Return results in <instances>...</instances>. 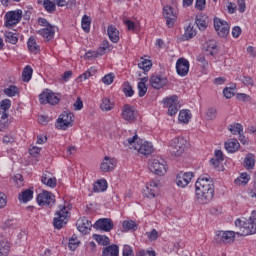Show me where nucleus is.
Returning a JSON list of instances; mask_svg holds the SVG:
<instances>
[{"label": "nucleus", "mask_w": 256, "mask_h": 256, "mask_svg": "<svg viewBox=\"0 0 256 256\" xmlns=\"http://www.w3.org/2000/svg\"><path fill=\"white\" fill-rule=\"evenodd\" d=\"M196 201L200 205H207L215 197V186L211 176L205 174L200 176L195 183Z\"/></svg>", "instance_id": "1"}, {"label": "nucleus", "mask_w": 256, "mask_h": 256, "mask_svg": "<svg viewBox=\"0 0 256 256\" xmlns=\"http://www.w3.org/2000/svg\"><path fill=\"white\" fill-rule=\"evenodd\" d=\"M235 226L239 228L237 235H242L243 237L247 235H254L256 233V211H252L249 220L243 221L241 219H236Z\"/></svg>", "instance_id": "2"}, {"label": "nucleus", "mask_w": 256, "mask_h": 256, "mask_svg": "<svg viewBox=\"0 0 256 256\" xmlns=\"http://www.w3.org/2000/svg\"><path fill=\"white\" fill-rule=\"evenodd\" d=\"M187 145V139L179 136L170 141L169 151L174 157H181V155H183V153L185 152V149H187Z\"/></svg>", "instance_id": "3"}, {"label": "nucleus", "mask_w": 256, "mask_h": 256, "mask_svg": "<svg viewBox=\"0 0 256 256\" xmlns=\"http://www.w3.org/2000/svg\"><path fill=\"white\" fill-rule=\"evenodd\" d=\"M68 215H69V211L67 210V207L60 205L59 211H56L55 217L53 220V225L55 229H63V226L67 225Z\"/></svg>", "instance_id": "4"}, {"label": "nucleus", "mask_w": 256, "mask_h": 256, "mask_svg": "<svg viewBox=\"0 0 256 256\" xmlns=\"http://www.w3.org/2000/svg\"><path fill=\"white\" fill-rule=\"evenodd\" d=\"M74 118L75 116L73 115V112H69V111L62 112L59 118L57 119V123H56L57 129H61L62 131L69 129V127L73 126Z\"/></svg>", "instance_id": "5"}, {"label": "nucleus", "mask_w": 256, "mask_h": 256, "mask_svg": "<svg viewBox=\"0 0 256 256\" xmlns=\"http://www.w3.org/2000/svg\"><path fill=\"white\" fill-rule=\"evenodd\" d=\"M23 17V11L22 10H15L10 11L5 14V27L11 28L15 27L18 23H20L21 19Z\"/></svg>", "instance_id": "6"}, {"label": "nucleus", "mask_w": 256, "mask_h": 256, "mask_svg": "<svg viewBox=\"0 0 256 256\" xmlns=\"http://www.w3.org/2000/svg\"><path fill=\"white\" fill-rule=\"evenodd\" d=\"M178 101L179 97H177V95H173L169 98L163 99L164 107L168 109V115H170L171 117H173V115H177L179 111Z\"/></svg>", "instance_id": "7"}, {"label": "nucleus", "mask_w": 256, "mask_h": 256, "mask_svg": "<svg viewBox=\"0 0 256 256\" xmlns=\"http://www.w3.org/2000/svg\"><path fill=\"white\" fill-rule=\"evenodd\" d=\"M37 203L40 207H51L52 205H55V195L44 190L37 196Z\"/></svg>", "instance_id": "8"}, {"label": "nucleus", "mask_w": 256, "mask_h": 256, "mask_svg": "<svg viewBox=\"0 0 256 256\" xmlns=\"http://www.w3.org/2000/svg\"><path fill=\"white\" fill-rule=\"evenodd\" d=\"M213 23L214 29L219 37L225 38L229 35V23H227V21L214 17Z\"/></svg>", "instance_id": "9"}, {"label": "nucleus", "mask_w": 256, "mask_h": 256, "mask_svg": "<svg viewBox=\"0 0 256 256\" xmlns=\"http://www.w3.org/2000/svg\"><path fill=\"white\" fill-rule=\"evenodd\" d=\"M149 169L151 173L158 175L159 177L167 173V168L165 167V160L163 159H153L149 164Z\"/></svg>", "instance_id": "10"}, {"label": "nucleus", "mask_w": 256, "mask_h": 256, "mask_svg": "<svg viewBox=\"0 0 256 256\" xmlns=\"http://www.w3.org/2000/svg\"><path fill=\"white\" fill-rule=\"evenodd\" d=\"M39 101L41 105H47V103H49V105H57L60 99L55 95V93H53V91L46 89V91H43L39 95Z\"/></svg>", "instance_id": "11"}, {"label": "nucleus", "mask_w": 256, "mask_h": 256, "mask_svg": "<svg viewBox=\"0 0 256 256\" xmlns=\"http://www.w3.org/2000/svg\"><path fill=\"white\" fill-rule=\"evenodd\" d=\"M217 243H233L235 241V232L233 231H217L214 237Z\"/></svg>", "instance_id": "12"}, {"label": "nucleus", "mask_w": 256, "mask_h": 256, "mask_svg": "<svg viewBox=\"0 0 256 256\" xmlns=\"http://www.w3.org/2000/svg\"><path fill=\"white\" fill-rule=\"evenodd\" d=\"M93 227L97 231L109 233V231H111L114 227L113 220H111V218H100L94 223Z\"/></svg>", "instance_id": "13"}, {"label": "nucleus", "mask_w": 256, "mask_h": 256, "mask_svg": "<svg viewBox=\"0 0 256 256\" xmlns=\"http://www.w3.org/2000/svg\"><path fill=\"white\" fill-rule=\"evenodd\" d=\"M169 83V79L161 74H154L150 77V85L153 89H163Z\"/></svg>", "instance_id": "14"}, {"label": "nucleus", "mask_w": 256, "mask_h": 256, "mask_svg": "<svg viewBox=\"0 0 256 256\" xmlns=\"http://www.w3.org/2000/svg\"><path fill=\"white\" fill-rule=\"evenodd\" d=\"M163 17L166 19V25L171 29L175 25V21H177V14L173 12V7L165 6L163 8Z\"/></svg>", "instance_id": "15"}, {"label": "nucleus", "mask_w": 256, "mask_h": 256, "mask_svg": "<svg viewBox=\"0 0 256 256\" xmlns=\"http://www.w3.org/2000/svg\"><path fill=\"white\" fill-rule=\"evenodd\" d=\"M117 167V160L109 156H105L100 164V169L102 173H109Z\"/></svg>", "instance_id": "16"}, {"label": "nucleus", "mask_w": 256, "mask_h": 256, "mask_svg": "<svg viewBox=\"0 0 256 256\" xmlns=\"http://www.w3.org/2000/svg\"><path fill=\"white\" fill-rule=\"evenodd\" d=\"M191 179H193L192 172H180L176 177V184L178 187L185 188L191 183Z\"/></svg>", "instance_id": "17"}, {"label": "nucleus", "mask_w": 256, "mask_h": 256, "mask_svg": "<svg viewBox=\"0 0 256 256\" xmlns=\"http://www.w3.org/2000/svg\"><path fill=\"white\" fill-rule=\"evenodd\" d=\"M176 72L180 77H186L189 74V60L180 58L176 62Z\"/></svg>", "instance_id": "18"}, {"label": "nucleus", "mask_w": 256, "mask_h": 256, "mask_svg": "<svg viewBox=\"0 0 256 256\" xmlns=\"http://www.w3.org/2000/svg\"><path fill=\"white\" fill-rule=\"evenodd\" d=\"M76 227L80 233L83 235H87L89 231H91V227H93V224L87 217H82L77 220Z\"/></svg>", "instance_id": "19"}, {"label": "nucleus", "mask_w": 256, "mask_h": 256, "mask_svg": "<svg viewBox=\"0 0 256 256\" xmlns=\"http://www.w3.org/2000/svg\"><path fill=\"white\" fill-rule=\"evenodd\" d=\"M122 119L128 123H133L135 121V107L125 104L122 108Z\"/></svg>", "instance_id": "20"}, {"label": "nucleus", "mask_w": 256, "mask_h": 256, "mask_svg": "<svg viewBox=\"0 0 256 256\" xmlns=\"http://www.w3.org/2000/svg\"><path fill=\"white\" fill-rule=\"evenodd\" d=\"M195 24L197 25L200 31H205L209 26V16L200 12L195 17Z\"/></svg>", "instance_id": "21"}, {"label": "nucleus", "mask_w": 256, "mask_h": 256, "mask_svg": "<svg viewBox=\"0 0 256 256\" xmlns=\"http://www.w3.org/2000/svg\"><path fill=\"white\" fill-rule=\"evenodd\" d=\"M51 173L48 171H45L41 177V182L43 185H46V187H50L51 189H55L57 187V178L51 177Z\"/></svg>", "instance_id": "22"}, {"label": "nucleus", "mask_w": 256, "mask_h": 256, "mask_svg": "<svg viewBox=\"0 0 256 256\" xmlns=\"http://www.w3.org/2000/svg\"><path fill=\"white\" fill-rule=\"evenodd\" d=\"M37 34L43 37L46 41H51L55 37V27L49 26L37 31Z\"/></svg>", "instance_id": "23"}, {"label": "nucleus", "mask_w": 256, "mask_h": 256, "mask_svg": "<svg viewBox=\"0 0 256 256\" xmlns=\"http://www.w3.org/2000/svg\"><path fill=\"white\" fill-rule=\"evenodd\" d=\"M134 149H136L141 155H145V157H147L148 155H151V153H153V144L150 142H144L139 147L134 146Z\"/></svg>", "instance_id": "24"}, {"label": "nucleus", "mask_w": 256, "mask_h": 256, "mask_svg": "<svg viewBox=\"0 0 256 256\" xmlns=\"http://www.w3.org/2000/svg\"><path fill=\"white\" fill-rule=\"evenodd\" d=\"M224 147L227 153H237L241 145L237 139H229L227 142H225Z\"/></svg>", "instance_id": "25"}, {"label": "nucleus", "mask_w": 256, "mask_h": 256, "mask_svg": "<svg viewBox=\"0 0 256 256\" xmlns=\"http://www.w3.org/2000/svg\"><path fill=\"white\" fill-rule=\"evenodd\" d=\"M102 256H119V246L112 244L104 247L102 250Z\"/></svg>", "instance_id": "26"}, {"label": "nucleus", "mask_w": 256, "mask_h": 256, "mask_svg": "<svg viewBox=\"0 0 256 256\" xmlns=\"http://www.w3.org/2000/svg\"><path fill=\"white\" fill-rule=\"evenodd\" d=\"M204 48L212 56L219 53V47L217 46V42L215 40H209L205 42Z\"/></svg>", "instance_id": "27"}, {"label": "nucleus", "mask_w": 256, "mask_h": 256, "mask_svg": "<svg viewBox=\"0 0 256 256\" xmlns=\"http://www.w3.org/2000/svg\"><path fill=\"white\" fill-rule=\"evenodd\" d=\"M122 229L125 233L128 231L135 232L137 229H139V225H137V223H135L133 220H124L122 222Z\"/></svg>", "instance_id": "28"}, {"label": "nucleus", "mask_w": 256, "mask_h": 256, "mask_svg": "<svg viewBox=\"0 0 256 256\" xmlns=\"http://www.w3.org/2000/svg\"><path fill=\"white\" fill-rule=\"evenodd\" d=\"M108 37L112 43H119V30L113 25L108 26Z\"/></svg>", "instance_id": "29"}, {"label": "nucleus", "mask_w": 256, "mask_h": 256, "mask_svg": "<svg viewBox=\"0 0 256 256\" xmlns=\"http://www.w3.org/2000/svg\"><path fill=\"white\" fill-rule=\"evenodd\" d=\"M31 199H33V191L31 189H26L18 195V200L22 201V203H29Z\"/></svg>", "instance_id": "30"}, {"label": "nucleus", "mask_w": 256, "mask_h": 256, "mask_svg": "<svg viewBox=\"0 0 256 256\" xmlns=\"http://www.w3.org/2000/svg\"><path fill=\"white\" fill-rule=\"evenodd\" d=\"M93 191L94 193H102L103 191H107V180H98L93 186Z\"/></svg>", "instance_id": "31"}, {"label": "nucleus", "mask_w": 256, "mask_h": 256, "mask_svg": "<svg viewBox=\"0 0 256 256\" xmlns=\"http://www.w3.org/2000/svg\"><path fill=\"white\" fill-rule=\"evenodd\" d=\"M27 46L30 53H34V55L39 53V45H37V41L33 36L28 39Z\"/></svg>", "instance_id": "32"}, {"label": "nucleus", "mask_w": 256, "mask_h": 256, "mask_svg": "<svg viewBox=\"0 0 256 256\" xmlns=\"http://www.w3.org/2000/svg\"><path fill=\"white\" fill-rule=\"evenodd\" d=\"M244 167L246 169H253L255 167V155L253 154H247L244 159Z\"/></svg>", "instance_id": "33"}, {"label": "nucleus", "mask_w": 256, "mask_h": 256, "mask_svg": "<svg viewBox=\"0 0 256 256\" xmlns=\"http://www.w3.org/2000/svg\"><path fill=\"white\" fill-rule=\"evenodd\" d=\"M111 51V45L109 44V41L104 40L100 47L98 48V53L100 57H103L105 53H109Z\"/></svg>", "instance_id": "34"}, {"label": "nucleus", "mask_w": 256, "mask_h": 256, "mask_svg": "<svg viewBox=\"0 0 256 256\" xmlns=\"http://www.w3.org/2000/svg\"><path fill=\"white\" fill-rule=\"evenodd\" d=\"M228 129L230 133H232V135H241L243 133V125H241L240 123L230 124L228 126Z\"/></svg>", "instance_id": "35"}, {"label": "nucleus", "mask_w": 256, "mask_h": 256, "mask_svg": "<svg viewBox=\"0 0 256 256\" xmlns=\"http://www.w3.org/2000/svg\"><path fill=\"white\" fill-rule=\"evenodd\" d=\"M31 77H33V68L26 66L22 72V80L27 83L31 81Z\"/></svg>", "instance_id": "36"}, {"label": "nucleus", "mask_w": 256, "mask_h": 256, "mask_svg": "<svg viewBox=\"0 0 256 256\" xmlns=\"http://www.w3.org/2000/svg\"><path fill=\"white\" fill-rule=\"evenodd\" d=\"M4 37L6 43H11L12 45H17V42L19 41L17 34L13 32H5Z\"/></svg>", "instance_id": "37"}, {"label": "nucleus", "mask_w": 256, "mask_h": 256, "mask_svg": "<svg viewBox=\"0 0 256 256\" xmlns=\"http://www.w3.org/2000/svg\"><path fill=\"white\" fill-rule=\"evenodd\" d=\"M19 88L15 85H10L8 88L4 89V95L7 97H15V95H19Z\"/></svg>", "instance_id": "38"}, {"label": "nucleus", "mask_w": 256, "mask_h": 256, "mask_svg": "<svg viewBox=\"0 0 256 256\" xmlns=\"http://www.w3.org/2000/svg\"><path fill=\"white\" fill-rule=\"evenodd\" d=\"M43 7L47 13H55L57 10V6L55 5V2L51 0H44L43 1Z\"/></svg>", "instance_id": "39"}, {"label": "nucleus", "mask_w": 256, "mask_h": 256, "mask_svg": "<svg viewBox=\"0 0 256 256\" xmlns=\"http://www.w3.org/2000/svg\"><path fill=\"white\" fill-rule=\"evenodd\" d=\"M81 25L83 31H85V33H89V31H91V17L84 15L82 17Z\"/></svg>", "instance_id": "40"}, {"label": "nucleus", "mask_w": 256, "mask_h": 256, "mask_svg": "<svg viewBox=\"0 0 256 256\" xmlns=\"http://www.w3.org/2000/svg\"><path fill=\"white\" fill-rule=\"evenodd\" d=\"M9 242H7V240L4 239H0V255L1 256H6L9 255Z\"/></svg>", "instance_id": "41"}, {"label": "nucleus", "mask_w": 256, "mask_h": 256, "mask_svg": "<svg viewBox=\"0 0 256 256\" xmlns=\"http://www.w3.org/2000/svg\"><path fill=\"white\" fill-rule=\"evenodd\" d=\"M138 67L139 69H142L144 73H147V71H149L151 67H153V63L151 62V60L142 59L141 62L138 63Z\"/></svg>", "instance_id": "42"}, {"label": "nucleus", "mask_w": 256, "mask_h": 256, "mask_svg": "<svg viewBox=\"0 0 256 256\" xmlns=\"http://www.w3.org/2000/svg\"><path fill=\"white\" fill-rule=\"evenodd\" d=\"M191 119V112L187 110H182L179 113L178 121L180 123H189V120Z\"/></svg>", "instance_id": "43"}, {"label": "nucleus", "mask_w": 256, "mask_h": 256, "mask_svg": "<svg viewBox=\"0 0 256 256\" xmlns=\"http://www.w3.org/2000/svg\"><path fill=\"white\" fill-rule=\"evenodd\" d=\"M93 239H95V241H97V243L99 245L105 246V245H109V243H111V241L109 240V237H107L105 235L94 234Z\"/></svg>", "instance_id": "44"}, {"label": "nucleus", "mask_w": 256, "mask_h": 256, "mask_svg": "<svg viewBox=\"0 0 256 256\" xmlns=\"http://www.w3.org/2000/svg\"><path fill=\"white\" fill-rule=\"evenodd\" d=\"M197 35V32L193 29V24H189L188 27L185 29L184 37L186 41H189V39H193Z\"/></svg>", "instance_id": "45"}, {"label": "nucleus", "mask_w": 256, "mask_h": 256, "mask_svg": "<svg viewBox=\"0 0 256 256\" xmlns=\"http://www.w3.org/2000/svg\"><path fill=\"white\" fill-rule=\"evenodd\" d=\"M79 239L77 238V235L73 234L72 237L69 239L68 247L71 251H75L77 247H79Z\"/></svg>", "instance_id": "46"}, {"label": "nucleus", "mask_w": 256, "mask_h": 256, "mask_svg": "<svg viewBox=\"0 0 256 256\" xmlns=\"http://www.w3.org/2000/svg\"><path fill=\"white\" fill-rule=\"evenodd\" d=\"M234 183L236 185H247V183H249V175L247 173H242L235 179Z\"/></svg>", "instance_id": "47"}, {"label": "nucleus", "mask_w": 256, "mask_h": 256, "mask_svg": "<svg viewBox=\"0 0 256 256\" xmlns=\"http://www.w3.org/2000/svg\"><path fill=\"white\" fill-rule=\"evenodd\" d=\"M100 109L102 111H111L113 109V104L111 103V100L108 98H103L102 103L100 104Z\"/></svg>", "instance_id": "48"}, {"label": "nucleus", "mask_w": 256, "mask_h": 256, "mask_svg": "<svg viewBox=\"0 0 256 256\" xmlns=\"http://www.w3.org/2000/svg\"><path fill=\"white\" fill-rule=\"evenodd\" d=\"M239 81H241L245 87H255V80L250 76H243L242 78H239Z\"/></svg>", "instance_id": "49"}, {"label": "nucleus", "mask_w": 256, "mask_h": 256, "mask_svg": "<svg viewBox=\"0 0 256 256\" xmlns=\"http://www.w3.org/2000/svg\"><path fill=\"white\" fill-rule=\"evenodd\" d=\"M124 94L126 97H133L135 95V91L133 90V86L129 82L124 83Z\"/></svg>", "instance_id": "50"}, {"label": "nucleus", "mask_w": 256, "mask_h": 256, "mask_svg": "<svg viewBox=\"0 0 256 256\" xmlns=\"http://www.w3.org/2000/svg\"><path fill=\"white\" fill-rule=\"evenodd\" d=\"M207 121H213L214 119L217 118V109L215 108H209L206 111V115H205Z\"/></svg>", "instance_id": "51"}, {"label": "nucleus", "mask_w": 256, "mask_h": 256, "mask_svg": "<svg viewBox=\"0 0 256 256\" xmlns=\"http://www.w3.org/2000/svg\"><path fill=\"white\" fill-rule=\"evenodd\" d=\"M157 190L155 188L149 187V185L146 186V189L144 190V195L148 199H155V193Z\"/></svg>", "instance_id": "52"}, {"label": "nucleus", "mask_w": 256, "mask_h": 256, "mask_svg": "<svg viewBox=\"0 0 256 256\" xmlns=\"http://www.w3.org/2000/svg\"><path fill=\"white\" fill-rule=\"evenodd\" d=\"M97 70L95 68H90L86 72H84L82 75L79 76V79H83L84 81L89 79V77H93L95 75Z\"/></svg>", "instance_id": "53"}, {"label": "nucleus", "mask_w": 256, "mask_h": 256, "mask_svg": "<svg viewBox=\"0 0 256 256\" xmlns=\"http://www.w3.org/2000/svg\"><path fill=\"white\" fill-rule=\"evenodd\" d=\"M146 236L148 237L149 241H157V239H159V232L152 229L150 232H146Z\"/></svg>", "instance_id": "54"}, {"label": "nucleus", "mask_w": 256, "mask_h": 256, "mask_svg": "<svg viewBox=\"0 0 256 256\" xmlns=\"http://www.w3.org/2000/svg\"><path fill=\"white\" fill-rule=\"evenodd\" d=\"M0 109L2 111H9L11 109V100L4 99L0 102Z\"/></svg>", "instance_id": "55"}, {"label": "nucleus", "mask_w": 256, "mask_h": 256, "mask_svg": "<svg viewBox=\"0 0 256 256\" xmlns=\"http://www.w3.org/2000/svg\"><path fill=\"white\" fill-rule=\"evenodd\" d=\"M147 93V85H145L143 82L138 83V95L139 97H145Z\"/></svg>", "instance_id": "56"}, {"label": "nucleus", "mask_w": 256, "mask_h": 256, "mask_svg": "<svg viewBox=\"0 0 256 256\" xmlns=\"http://www.w3.org/2000/svg\"><path fill=\"white\" fill-rule=\"evenodd\" d=\"M136 256H157L155 250H139Z\"/></svg>", "instance_id": "57"}, {"label": "nucleus", "mask_w": 256, "mask_h": 256, "mask_svg": "<svg viewBox=\"0 0 256 256\" xmlns=\"http://www.w3.org/2000/svg\"><path fill=\"white\" fill-rule=\"evenodd\" d=\"M113 79H115L113 73L107 74L102 78V83H104V85H111V83H113Z\"/></svg>", "instance_id": "58"}, {"label": "nucleus", "mask_w": 256, "mask_h": 256, "mask_svg": "<svg viewBox=\"0 0 256 256\" xmlns=\"http://www.w3.org/2000/svg\"><path fill=\"white\" fill-rule=\"evenodd\" d=\"M122 255L123 256H135L133 253V248L129 245H124L123 250H122Z\"/></svg>", "instance_id": "59"}, {"label": "nucleus", "mask_w": 256, "mask_h": 256, "mask_svg": "<svg viewBox=\"0 0 256 256\" xmlns=\"http://www.w3.org/2000/svg\"><path fill=\"white\" fill-rule=\"evenodd\" d=\"M206 5L207 2L205 0H196L195 2V8L198 9V11H204Z\"/></svg>", "instance_id": "60"}, {"label": "nucleus", "mask_w": 256, "mask_h": 256, "mask_svg": "<svg viewBox=\"0 0 256 256\" xmlns=\"http://www.w3.org/2000/svg\"><path fill=\"white\" fill-rule=\"evenodd\" d=\"M86 59H97V57H101V54H99V50L97 51H89L85 54Z\"/></svg>", "instance_id": "61"}, {"label": "nucleus", "mask_w": 256, "mask_h": 256, "mask_svg": "<svg viewBox=\"0 0 256 256\" xmlns=\"http://www.w3.org/2000/svg\"><path fill=\"white\" fill-rule=\"evenodd\" d=\"M124 24L126 25L128 31H135V29H137V24L131 20H124Z\"/></svg>", "instance_id": "62"}, {"label": "nucleus", "mask_w": 256, "mask_h": 256, "mask_svg": "<svg viewBox=\"0 0 256 256\" xmlns=\"http://www.w3.org/2000/svg\"><path fill=\"white\" fill-rule=\"evenodd\" d=\"M223 94H224V97H226V99H231V97L235 95V92L233 88H224Z\"/></svg>", "instance_id": "63"}, {"label": "nucleus", "mask_w": 256, "mask_h": 256, "mask_svg": "<svg viewBox=\"0 0 256 256\" xmlns=\"http://www.w3.org/2000/svg\"><path fill=\"white\" fill-rule=\"evenodd\" d=\"M2 142L5 145H11L12 143H15V138L11 135H5L2 139Z\"/></svg>", "instance_id": "64"}]
</instances>
